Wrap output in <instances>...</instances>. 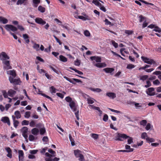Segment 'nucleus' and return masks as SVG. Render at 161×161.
I'll list each match as a JSON object with an SVG mask.
<instances>
[{"mask_svg":"<svg viewBox=\"0 0 161 161\" xmlns=\"http://www.w3.org/2000/svg\"><path fill=\"white\" fill-rule=\"evenodd\" d=\"M141 58L142 61L145 63L151 64L154 63V62L153 59L148 58L142 56L141 57Z\"/></svg>","mask_w":161,"mask_h":161,"instance_id":"obj_9","label":"nucleus"},{"mask_svg":"<svg viewBox=\"0 0 161 161\" xmlns=\"http://www.w3.org/2000/svg\"><path fill=\"white\" fill-rule=\"evenodd\" d=\"M127 136L125 134L117 133L115 134L114 140L116 141H123L127 138Z\"/></svg>","mask_w":161,"mask_h":161,"instance_id":"obj_3","label":"nucleus"},{"mask_svg":"<svg viewBox=\"0 0 161 161\" xmlns=\"http://www.w3.org/2000/svg\"><path fill=\"white\" fill-rule=\"evenodd\" d=\"M99 7L100 8V9L103 11L104 12H105L106 11V8L104 7L103 5L102 4H101Z\"/></svg>","mask_w":161,"mask_h":161,"instance_id":"obj_53","label":"nucleus"},{"mask_svg":"<svg viewBox=\"0 0 161 161\" xmlns=\"http://www.w3.org/2000/svg\"><path fill=\"white\" fill-rule=\"evenodd\" d=\"M86 96L88 97L87 98V101L88 104H92L94 103L95 100L93 98L90 97L87 95H86Z\"/></svg>","mask_w":161,"mask_h":161,"instance_id":"obj_22","label":"nucleus"},{"mask_svg":"<svg viewBox=\"0 0 161 161\" xmlns=\"http://www.w3.org/2000/svg\"><path fill=\"white\" fill-rule=\"evenodd\" d=\"M59 158L55 157L53 159L51 158H46L45 160L46 161H58L59 160Z\"/></svg>","mask_w":161,"mask_h":161,"instance_id":"obj_33","label":"nucleus"},{"mask_svg":"<svg viewBox=\"0 0 161 161\" xmlns=\"http://www.w3.org/2000/svg\"><path fill=\"white\" fill-rule=\"evenodd\" d=\"M36 69H37V70L38 72L41 74H42L43 73H45L46 72V71L42 69H40L39 65H37Z\"/></svg>","mask_w":161,"mask_h":161,"instance_id":"obj_27","label":"nucleus"},{"mask_svg":"<svg viewBox=\"0 0 161 161\" xmlns=\"http://www.w3.org/2000/svg\"><path fill=\"white\" fill-rule=\"evenodd\" d=\"M9 58V56L4 52H2L0 54V59L3 62V61H8V60Z\"/></svg>","mask_w":161,"mask_h":161,"instance_id":"obj_7","label":"nucleus"},{"mask_svg":"<svg viewBox=\"0 0 161 161\" xmlns=\"http://www.w3.org/2000/svg\"><path fill=\"white\" fill-rule=\"evenodd\" d=\"M136 66L131 64H128L126 66V68L128 69H131L134 68Z\"/></svg>","mask_w":161,"mask_h":161,"instance_id":"obj_37","label":"nucleus"},{"mask_svg":"<svg viewBox=\"0 0 161 161\" xmlns=\"http://www.w3.org/2000/svg\"><path fill=\"white\" fill-rule=\"evenodd\" d=\"M100 2H101L103 3V2L100 0H93L92 1V3H93L96 6L98 7L101 4Z\"/></svg>","mask_w":161,"mask_h":161,"instance_id":"obj_23","label":"nucleus"},{"mask_svg":"<svg viewBox=\"0 0 161 161\" xmlns=\"http://www.w3.org/2000/svg\"><path fill=\"white\" fill-rule=\"evenodd\" d=\"M38 10L42 13H43L45 12V8L41 6H39L38 7Z\"/></svg>","mask_w":161,"mask_h":161,"instance_id":"obj_41","label":"nucleus"},{"mask_svg":"<svg viewBox=\"0 0 161 161\" xmlns=\"http://www.w3.org/2000/svg\"><path fill=\"white\" fill-rule=\"evenodd\" d=\"M29 139L30 141H33L35 140V137L33 135H30L29 136Z\"/></svg>","mask_w":161,"mask_h":161,"instance_id":"obj_48","label":"nucleus"},{"mask_svg":"<svg viewBox=\"0 0 161 161\" xmlns=\"http://www.w3.org/2000/svg\"><path fill=\"white\" fill-rule=\"evenodd\" d=\"M59 59L60 61L64 62H65L67 61V58L62 55H60Z\"/></svg>","mask_w":161,"mask_h":161,"instance_id":"obj_24","label":"nucleus"},{"mask_svg":"<svg viewBox=\"0 0 161 161\" xmlns=\"http://www.w3.org/2000/svg\"><path fill=\"white\" fill-rule=\"evenodd\" d=\"M3 63L4 64L3 69L4 70H7L12 68V67L10 65L9 61H3Z\"/></svg>","mask_w":161,"mask_h":161,"instance_id":"obj_10","label":"nucleus"},{"mask_svg":"<svg viewBox=\"0 0 161 161\" xmlns=\"http://www.w3.org/2000/svg\"><path fill=\"white\" fill-rule=\"evenodd\" d=\"M90 59L92 61H95L98 63L94 64V66L99 68H103L107 66V64L105 63H100L101 62V58L98 56H92L90 58Z\"/></svg>","mask_w":161,"mask_h":161,"instance_id":"obj_2","label":"nucleus"},{"mask_svg":"<svg viewBox=\"0 0 161 161\" xmlns=\"http://www.w3.org/2000/svg\"><path fill=\"white\" fill-rule=\"evenodd\" d=\"M154 28V29L153 30V31L158 32H161V29L157 26H156Z\"/></svg>","mask_w":161,"mask_h":161,"instance_id":"obj_46","label":"nucleus"},{"mask_svg":"<svg viewBox=\"0 0 161 161\" xmlns=\"http://www.w3.org/2000/svg\"><path fill=\"white\" fill-rule=\"evenodd\" d=\"M65 100L69 103V105L71 109L75 113L77 119L79 120V111L78 109V105L76 104L75 101L69 96L66 97Z\"/></svg>","mask_w":161,"mask_h":161,"instance_id":"obj_1","label":"nucleus"},{"mask_svg":"<svg viewBox=\"0 0 161 161\" xmlns=\"http://www.w3.org/2000/svg\"><path fill=\"white\" fill-rule=\"evenodd\" d=\"M21 131L23 136L25 139L28 138V128L27 127H23L21 130Z\"/></svg>","mask_w":161,"mask_h":161,"instance_id":"obj_8","label":"nucleus"},{"mask_svg":"<svg viewBox=\"0 0 161 161\" xmlns=\"http://www.w3.org/2000/svg\"><path fill=\"white\" fill-rule=\"evenodd\" d=\"M14 114L17 119H19L21 117V115L19 111H15Z\"/></svg>","mask_w":161,"mask_h":161,"instance_id":"obj_34","label":"nucleus"},{"mask_svg":"<svg viewBox=\"0 0 161 161\" xmlns=\"http://www.w3.org/2000/svg\"><path fill=\"white\" fill-rule=\"evenodd\" d=\"M127 138H128L127 142L128 144H130L133 143V138L132 137L127 136Z\"/></svg>","mask_w":161,"mask_h":161,"instance_id":"obj_40","label":"nucleus"},{"mask_svg":"<svg viewBox=\"0 0 161 161\" xmlns=\"http://www.w3.org/2000/svg\"><path fill=\"white\" fill-rule=\"evenodd\" d=\"M29 124V121L26 120H23L21 123L22 125H28Z\"/></svg>","mask_w":161,"mask_h":161,"instance_id":"obj_55","label":"nucleus"},{"mask_svg":"<svg viewBox=\"0 0 161 161\" xmlns=\"http://www.w3.org/2000/svg\"><path fill=\"white\" fill-rule=\"evenodd\" d=\"M154 91V89L153 88L150 87L147 89L146 91V93L149 96H154L155 95V93Z\"/></svg>","mask_w":161,"mask_h":161,"instance_id":"obj_11","label":"nucleus"},{"mask_svg":"<svg viewBox=\"0 0 161 161\" xmlns=\"http://www.w3.org/2000/svg\"><path fill=\"white\" fill-rule=\"evenodd\" d=\"M9 80L11 83L15 85H20L21 83V81L20 80L19 78H17L16 79H14V78L10 76L9 78Z\"/></svg>","mask_w":161,"mask_h":161,"instance_id":"obj_4","label":"nucleus"},{"mask_svg":"<svg viewBox=\"0 0 161 161\" xmlns=\"http://www.w3.org/2000/svg\"><path fill=\"white\" fill-rule=\"evenodd\" d=\"M108 116L107 114H105L104 115L103 120L105 122H107L108 119Z\"/></svg>","mask_w":161,"mask_h":161,"instance_id":"obj_54","label":"nucleus"},{"mask_svg":"<svg viewBox=\"0 0 161 161\" xmlns=\"http://www.w3.org/2000/svg\"><path fill=\"white\" fill-rule=\"evenodd\" d=\"M19 158H24V153L22 150H19L18 151Z\"/></svg>","mask_w":161,"mask_h":161,"instance_id":"obj_39","label":"nucleus"},{"mask_svg":"<svg viewBox=\"0 0 161 161\" xmlns=\"http://www.w3.org/2000/svg\"><path fill=\"white\" fill-rule=\"evenodd\" d=\"M147 85H145V87L146 88H147L151 86V84L149 81H147L146 82Z\"/></svg>","mask_w":161,"mask_h":161,"instance_id":"obj_61","label":"nucleus"},{"mask_svg":"<svg viewBox=\"0 0 161 161\" xmlns=\"http://www.w3.org/2000/svg\"><path fill=\"white\" fill-rule=\"evenodd\" d=\"M111 43L112 45L115 48H117L118 47V45L117 43H116L114 41H111Z\"/></svg>","mask_w":161,"mask_h":161,"instance_id":"obj_49","label":"nucleus"},{"mask_svg":"<svg viewBox=\"0 0 161 161\" xmlns=\"http://www.w3.org/2000/svg\"><path fill=\"white\" fill-rule=\"evenodd\" d=\"M89 89L92 91L98 93L102 91V90L99 88H93L91 87L89 88Z\"/></svg>","mask_w":161,"mask_h":161,"instance_id":"obj_31","label":"nucleus"},{"mask_svg":"<svg viewBox=\"0 0 161 161\" xmlns=\"http://www.w3.org/2000/svg\"><path fill=\"white\" fill-rule=\"evenodd\" d=\"M17 27L21 31H23L25 30L24 28L22 25H18Z\"/></svg>","mask_w":161,"mask_h":161,"instance_id":"obj_62","label":"nucleus"},{"mask_svg":"<svg viewBox=\"0 0 161 161\" xmlns=\"http://www.w3.org/2000/svg\"><path fill=\"white\" fill-rule=\"evenodd\" d=\"M31 114V113L29 111L26 112L24 115L25 117L27 119L29 118Z\"/></svg>","mask_w":161,"mask_h":161,"instance_id":"obj_43","label":"nucleus"},{"mask_svg":"<svg viewBox=\"0 0 161 161\" xmlns=\"http://www.w3.org/2000/svg\"><path fill=\"white\" fill-rule=\"evenodd\" d=\"M5 29L10 33L11 31L15 32L17 31V28L14 26L11 25H6L5 26Z\"/></svg>","mask_w":161,"mask_h":161,"instance_id":"obj_5","label":"nucleus"},{"mask_svg":"<svg viewBox=\"0 0 161 161\" xmlns=\"http://www.w3.org/2000/svg\"><path fill=\"white\" fill-rule=\"evenodd\" d=\"M31 132L32 134L33 135L37 136L39 134V130L38 129L36 128H35L32 129Z\"/></svg>","mask_w":161,"mask_h":161,"instance_id":"obj_20","label":"nucleus"},{"mask_svg":"<svg viewBox=\"0 0 161 161\" xmlns=\"http://www.w3.org/2000/svg\"><path fill=\"white\" fill-rule=\"evenodd\" d=\"M38 152V150H31L30 151V153L32 155L35 154H36L37 152Z\"/></svg>","mask_w":161,"mask_h":161,"instance_id":"obj_52","label":"nucleus"},{"mask_svg":"<svg viewBox=\"0 0 161 161\" xmlns=\"http://www.w3.org/2000/svg\"><path fill=\"white\" fill-rule=\"evenodd\" d=\"M49 90L52 94H54L56 92L57 89L53 86L49 88Z\"/></svg>","mask_w":161,"mask_h":161,"instance_id":"obj_32","label":"nucleus"},{"mask_svg":"<svg viewBox=\"0 0 161 161\" xmlns=\"http://www.w3.org/2000/svg\"><path fill=\"white\" fill-rule=\"evenodd\" d=\"M151 127H153V126L151 125L150 123H148L146 125L145 129L146 130H150Z\"/></svg>","mask_w":161,"mask_h":161,"instance_id":"obj_47","label":"nucleus"},{"mask_svg":"<svg viewBox=\"0 0 161 161\" xmlns=\"http://www.w3.org/2000/svg\"><path fill=\"white\" fill-rule=\"evenodd\" d=\"M80 60L77 59L76 61H75V65L79 66L80 65Z\"/></svg>","mask_w":161,"mask_h":161,"instance_id":"obj_60","label":"nucleus"},{"mask_svg":"<svg viewBox=\"0 0 161 161\" xmlns=\"http://www.w3.org/2000/svg\"><path fill=\"white\" fill-rule=\"evenodd\" d=\"M84 34L86 36H89L90 35V32L87 30L85 31H84Z\"/></svg>","mask_w":161,"mask_h":161,"instance_id":"obj_58","label":"nucleus"},{"mask_svg":"<svg viewBox=\"0 0 161 161\" xmlns=\"http://www.w3.org/2000/svg\"><path fill=\"white\" fill-rule=\"evenodd\" d=\"M78 17H79L78 19H81L84 21L90 20V18L89 16H86V17H84L83 16H79Z\"/></svg>","mask_w":161,"mask_h":161,"instance_id":"obj_28","label":"nucleus"},{"mask_svg":"<svg viewBox=\"0 0 161 161\" xmlns=\"http://www.w3.org/2000/svg\"><path fill=\"white\" fill-rule=\"evenodd\" d=\"M148 76L147 75H144L140 76V80H144L147 79L148 78Z\"/></svg>","mask_w":161,"mask_h":161,"instance_id":"obj_51","label":"nucleus"},{"mask_svg":"<svg viewBox=\"0 0 161 161\" xmlns=\"http://www.w3.org/2000/svg\"><path fill=\"white\" fill-rule=\"evenodd\" d=\"M29 125L30 127H34L35 125V123L34 121L32 120L30 123Z\"/></svg>","mask_w":161,"mask_h":161,"instance_id":"obj_56","label":"nucleus"},{"mask_svg":"<svg viewBox=\"0 0 161 161\" xmlns=\"http://www.w3.org/2000/svg\"><path fill=\"white\" fill-rule=\"evenodd\" d=\"M48 152L50 153H51V154H50L48 153H46L45 154V155L46 156L50 158H51L53 157H54L55 156V153L54 151L52 149H49L48 150Z\"/></svg>","mask_w":161,"mask_h":161,"instance_id":"obj_12","label":"nucleus"},{"mask_svg":"<svg viewBox=\"0 0 161 161\" xmlns=\"http://www.w3.org/2000/svg\"><path fill=\"white\" fill-rule=\"evenodd\" d=\"M106 95L110 98L114 99L116 97V94L114 92H108L106 94Z\"/></svg>","mask_w":161,"mask_h":161,"instance_id":"obj_18","label":"nucleus"},{"mask_svg":"<svg viewBox=\"0 0 161 161\" xmlns=\"http://www.w3.org/2000/svg\"><path fill=\"white\" fill-rule=\"evenodd\" d=\"M91 136L95 139H97L98 137V135L96 134H91Z\"/></svg>","mask_w":161,"mask_h":161,"instance_id":"obj_57","label":"nucleus"},{"mask_svg":"<svg viewBox=\"0 0 161 161\" xmlns=\"http://www.w3.org/2000/svg\"><path fill=\"white\" fill-rule=\"evenodd\" d=\"M146 141L148 143H153L155 141V140L153 138H150L148 137L147 138Z\"/></svg>","mask_w":161,"mask_h":161,"instance_id":"obj_35","label":"nucleus"},{"mask_svg":"<svg viewBox=\"0 0 161 161\" xmlns=\"http://www.w3.org/2000/svg\"><path fill=\"white\" fill-rule=\"evenodd\" d=\"M0 22L4 24H5L8 23V20L3 17H0Z\"/></svg>","mask_w":161,"mask_h":161,"instance_id":"obj_25","label":"nucleus"},{"mask_svg":"<svg viewBox=\"0 0 161 161\" xmlns=\"http://www.w3.org/2000/svg\"><path fill=\"white\" fill-rule=\"evenodd\" d=\"M5 149L8 153L7 155V156L10 158H12V151L10 148L7 147H6Z\"/></svg>","mask_w":161,"mask_h":161,"instance_id":"obj_14","label":"nucleus"},{"mask_svg":"<svg viewBox=\"0 0 161 161\" xmlns=\"http://www.w3.org/2000/svg\"><path fill=\"white\" fill-rule=\"evenodd\" d=\"M1 121L5 123H7L9 125H10V122L9 118L7 117H2L1 119Z\"/></svg>","mask_w":161,"mask_h":161,"instance_id":"obj_17","label":"nucleus"},{"mask_svg":"<svg viewBox=\"0 0 161 161\" xmlns=\"http://www.w3.org/2000/svg\"><path fill=\"white\" fill-rule=\"evenodd\" d=\"M43 141L45 143H46L48 141V137L47 136H45L43 137L42 138Z\"/></svg>","mask_w":161,"mask_h":161,"instance_id":"obj_63","label":"nucleus"},{"mask_svg":"<svg viewBox=\"0 0 161 161\" xmlns=\"http://www.w3.org/2000/svg\"><path fill=\"white\" fill-rule=\"evenodd\" d=\"M16 93V92L12 89L9 90L8 92V94L9 96L12 97Z\"/></svg>","mask_w":161,"mask_h":161,"instance_id":"obj_29","label":"nucleus"},{"mask_svg":"<svg viewBox=\"0 0 161 161\" xmlns=\"http://www.w3.org/2000/svg\"><path fill=\"white\" fill-rule=\"evenodd\" d=\"M148 136L147 133L145 132H143L141 135V138L142 139H145L146 141L147 138H148Z\"/></svg>","mask_w":161,"mask_h":161,"instance_id":"obj_30","label":"nucleus"},{"mask_svg":"<svg viewBox=\"0 0 161 161\" xmlns=\"http://www.w3.org/2000/svg\"><path fill=\"white\" fill-rule=\"evenodd\" d=\"M134 103L136 108V109H139L142 107V105L140 103L135 102H134Z\"/></svg>","mask_w":161,"mask_h":161,"instance_id":"obj_42","label":"nucleus"},{"mask_svg":"<svg viewBox=\"0 0 161 161\" xmlns=\"http://www.w3.org/2000/svg\"><path fill=\"white\" fill-rule=\"evenodd\" d=\"M33 47L36 51H38L39 50L40 45L36 43H34Z\"/></svg>","mask_w":161,"mask_h":161,"instance_id":"obj_36","label":"nucleus"},{"mask_svg":"<svg viewBox=\"0 0 161 161\" xmlns=\"http://www.w3.org/2000/svg\"><path fill=\"white\" fill-rule=\"evenodd\" d=\"M140 123L141 125L144 126L146 125L147 121L146 120H143L140 122Z\"/></svg>","mask_w":161,"mask_h":161,"instance_id":"obj_44","label":"nucleus"},{"mask_svg":"<svg viewBox=\"0 0 161 161\" xmlns=\"http://www.w3.org/2000/svg\"><path fill=\"white\" fill-rule=\"evenodd\" d=\"M104 21L105 22V24L106 25H113V24H112L111 22H110L107 19H106Z\"/></svg>","mask_w":161,"mask_h":161,"instance_id":"obj_59","label":"nucleus"},{"mask_svg":"<svg viewBox=\"0 0 161 161\" xmlns=\"http://www.w3.org/2000/svg\"><path fill=\"white\" fill-rule=\"evenodd\" d=\"M32 5L34 7H37L40 2V0H33Z\"/></svg>","mask_w":161,"mask_h":161,"instance_id":"obj_21","label":"nucleus"},{"mask_svg":"<svg viewBox=\"0 0 161 161\" xmlns=\"http://www.w3.org/2000/svg\"><path fill=\"white\" fill-rule=\"evenodd\" d=\"M64 78L66 79L67 80L69 81L70 82L72 83L73 84H75V83L74 82V81H75L77 82H81V81L79 79H77L75 78H73V79H70L69 78L65 76H64Z\"/></svg>","mask_w":161,"mask_h":161,"instance_id":"obj_13","label":"nucleus"},{"mask_svg":"<svg viewBox=\"0 0 161 161\" xmlns=\"http://www.w3.org/2000/svg\"><path fill=\"white\" fill-rule=\"evenodd\" d=\"M23 37L24 38V39L25 40V42L27 43H28L30 41L29 39H28L29 36L27 34H23Z\"/></svg>","mask_w":161,"mask_h":161,"instance_id":"obj_26","label":"nucleus"},{"mask_svg":"<svg viewBox=\"0 0 161 161\" xmlns=\"http://www.w3.org/2000/svg\"><path fill=\"white\" fill-rule=\"evenodd\" d=\"M35 21L37 24L44 25L46 24V22L44 21L42 18H37L35 19Z\"/></svg>","mask_w":161,"mask_h":161,"instance_id":"obj_15","label":"nucleus"},{"mask_svg":"<svg viewBox=\"0 0 161 161\" xmlns=\"http://www.w3.org/2000/svg\"><path fill=\"white\" fill-rule=\"evenodd\" d=\"M160 83L159 80L158 79H156L153 81V84L154 85H156V86L159 85L160 84Z\"/></svg>","mask_w":161,"mask_h":161,"instance_id":"obj_50","label":"nucleus"},{"mask_svg":"<svg viewBox=\"0 0 161 161\" xmlns=\"http://www.w3.org/2000/svg\"><path fill=\"white\" fill-rule=\"evenodd\" d=\"M114 69L113 68H107L103 69V70L107 73H109L113 75L112 73L114 71Z\"/></svg>","mask_w":161,"mask_h":161,"instance_id":"obj_16","label":"nucleus"},{"mask_svg":"<svg viewBox=\"0 0 161 161\" xmlns=\"http://www.w3.org/2000/svg\"><path fill=\"white\" fill-rule=\"evenodd\" d=\"M40 134L41 135H43L46 132L45 128L43 127L41 128L39 130Z\"/></svg>","mask_w":161,"mask_h":161,"instance_id":"obj_38","label":"nucleus"},{"mask_svg":"<svg viewBox=\"0 0 161 161\" xmlns=\"http://www.w3.org/2000/svg\"><path fill=\"white\" fill-rule=\"evenodd\" d=\"M74 154L76 158H79V161H83L84 157L83 156L81 153V152L79 150H75L74 151Z\"/></svg>","mask_w":161,"mask_h":161,"instance_id":"obj_6","label":"nucleus"},{"mask_svg":"<svg viewBox=\"0 0 161 161\" xmlns=\"http://www.w3.org/2000/svg\"><path fill=\"white\" fill-rule=\"evenodd\" d=\"M13 122L14 127H15V128H16L19 124V122L17 120H15Z\"/></svg>","mask_w":161,"mask_h":161,"instance_id":"obj_64","label":"nucleus"},{"mask_svg":"<svg viewBox=\"0 0 161 161\" xmlns=\"http://www.w3.org/2000/svg\"><path fill=\"white\" fill-rule=\"evenodd\" d=\"M2 92L4 97L7 98L8 97V93H7L6 91L3 90L2 91Z\"/></svg>","mask_w":161,"mask_h":161,"instance_id":"obj_45","label":"nucleus"},{"mask_svg":"<svg viewBox=\"0 0 161 161\" xmlns=\"http://www.w3.org/2000/svg\"><path fill=\"white\" fill-rule=\"evenodd\" d=\"M7 74L8 75H10L12 76L13 78H14L15 77L16 75L15 71L14 70H10L7 71Z\"/></svg>","mask_w":161,"mask_h":161,"instance_id":"obj_19","label":"nucleus"}]
</instances>
